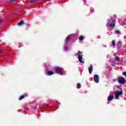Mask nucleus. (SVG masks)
I'll return each mask as SVG.
<instances>
[{
    "label": "nucleus",
    "instance_id": "1",
    "mask_svg": "<svg viewBox=\"0 0 126 126\" xmlns=\"http://www.w3.org/2000/svg\"><path fill=\"white\" fill-rule=\"evenodd\" d=\"M109 28H114L116 26V20L115 19L111 18L108 22H107V26Z\"/></svg>",
    "mask_w": 126,
    "mask_h": 126
},
{
    "label": "nucleus",
    "instance_id": "2",
    "mask_svg": "<svg viewBox=\"0 0 126 126\" xmlns=\"http://www.w3.org/2000/svg\"><path fill=\"white\" fill-rule=\"evenodd\" d=\"M81 55H82V52H81V51H78L77 53H76V54L75 55L76 57V56H78V59H79V62L80 63H84V62H83L82 61V60H83V58H82V56H81Z\"/></svg>",
    "mask_w": 126,
    "mask_h": 126
},
{
    "label": "nucleus",
    "instance_id": "3",
    "mask_svg": "<svg viewBox=\"0 0 126 126\" xmlns=\"http://www.w3.org/2000/svg\"><path fill=\"white\" fill-rule=\"evenodd\" d=\"M115 98L117 100H119L120 98L119 97H121L123 95V91H117L116 93L115 94Z\"/></svg>",
    "mask_w": 126,
    "mask_h": 126
},
{
    "label": "nucleus",
    "instance_id": "4",
    "mask_svg": "<svg viewBox=\"0 0 126 126\" xmlns=\"http://www.w3.org/2000/svg\"><path fill=\"white\" fill-rule=\"evenodd\" d=\"M118 82L120 83V84H126V79H125V78L122 77V76H119L118 77Z\"/></svg>",
    "mask_w": 126,
    "mask_h": 126
},
{
    "label": "nucleus",
    "instance_id": "5",
    "mask_svg": "<svg viewBox=\"0 0 126 126\" xmlns=\"http://www.w3.org/2000/svg\"><path fill=\"white\" fill-rule=\"evenodd\" d=\"M55 71L56 73L60 74V75H63V71L60 68H56Z\"/></svg>",
    "mask_w": 126,
    "mask_h": 126
},
{
    "label": "nucleus",
    "instance_id": "6",
    "mask_svg": "<svg viewBox=\"0 0 126 126\" xmlns=\"http://www.w3.org/2000/svg\"><path fill=\"white\" fill-rule=\"evenodd\" d=\"M94 79L95 83H99V76L97 74H95L94 76Z\"/></svg>",
    "mask_w": 126,
    "mask_h": 126
},
{
    "label": "nucleus",
    "instance_id": "7",
    "mask_svg": "<svg viewBox=\"0 0 126 126\" xmlns=\"http://www.w3.org/2000/svg\"><path fill=\"white\" fill-rule=\"evenodd\" d=\"M92 71H93V65H91L90 67L89 68V72L90 74H91V73H92Z\"/></svg>",
    "mask_w": 126,
    "mask_h": 126
},
{
    "label": "nucleus",
    "instance_id": "8",
    "mask_svg": "<svg viewBox=\"0 0 126 126\" xmlns=\"http://www.w3.org/2000/svg\"><path fill=\"white\" fill-rule=\"evenodd\" d=\"M113 99H114V95H109L107 98L108 102H111Z\"/></svg>",
    "mask_w": 126,
    "mask_h": 126
},
{
    "label": "nucleus",
    "instance_id": "9",
    "mask_svg": "<svg viewBox=\"0 0 126 126\" xmlns=\"http://www.w3.org/2000/svg\"><path fill=\"white\" fill-rule=\"evenodd\" d=\"M46 74L47 75H53V74H54V72H53V71L47 70L46 71Z\"/></svg>",
    "mask_w": 126,
    "mask_h": 126
},
{
    "label": "nucleus",
    "instance_id": "10",
    "mask_svg": "<svg viewBox=\"0 0 126 126\" xmlns=\"http://www.w3.org/2000/svg\"><path fill=\"white\" fill-rule=\"evenodd\" d=\"M122 47V42L119 41L117 43V49H120Z\"/></svg>",
    "mask_w": 126,
    "mask_h": 126
},
{
    "label": "nucleus",
    "instance_id": "11",
    "mask_svg": "<svg viewBox=\"0 0 126 126\" xmlns=\"http://www.w3.org/2000/svg\"><path fill=\"white\" fill-rule=\"evenodd\" d=\"M111 44L112 47H115L116 46V40H113L111 42Z\"/></svg>",
    "mask_w": 126,
    "mask_h": 126
},
{
    "label": "nucleus",
    "instance_id": "12",
    "mask_svg": "<svg viewBox=\"0 0 126 126\" xmlns=\"http://www.w3.org/2000/svg\"><path fill=\"white\" fill-rule=\"evenodd\" d=\"M19 26H22L24 24V22L23 21H21L19 23H18Z\"/></svg>",
    "mask_w": 126,
    "mask_h": 126
},
{
    "label": "nucleus",
    "instance_id": "13",
    "mask_svg": "<svg viewBox=\"0 0 126 126\" xmlns=\"http://www.w3.org/2000/svg\"><path fill=\"white\" fill-rule=\"evenodd\" d=\"M26 94L25 95H21L19 97V100H22V99H23L24 98V97H26Z\"/></svg>",
    "mask_w": 126,
    "mask_h": 126
},
{
    "label": "nucleus",
    "instance_id": "14",
    "mask_svg": "<svg viewBox=\"0 0 126 126\" xmlns=\"http://www.w3.org/2000/svg\"><path fill=\"white\" fill-rule=\"evenodd\" d=\"M79 39L80 41H83V40H84V36H83V35H81L79 37Z\"/></svg>",
    "mask_w": 126,
    "mask_h": 126
},
{
    "label": "nucleus",
    "instance_id": "15",
    "mask_svg": "<svg viewBox=\"0 0 126 126\" xmlns=\"http://www.w3.org/2000/svg\"><path fill=\"white\" fill-rule=\"evenodd\" d=\"M115 61H116V62L120 61V57L119 56L115 57Z\"/></svg>",
    "mask_w": 126,
    "mask_h": 126
},
{
    "label": "nucleus",
    "instance_id": "16",
    "mask_svg": "<svg viewBox=\"0 0 126 126\" xmlns=\"http://www.w3.org/2000/svg\"><path fill=\"white\" fill-rule=\"evenodd\" d=\"M69 40H70V37L67 36L66 37L65 41H66V42H67H67H68V41H69Z\"/></svg>",
    "mask_w": 126,
    "mask_h": 126
},
{
    "label": "nucleus",
    "instance_id": "17",
    "mask_svg": "<svg viewBox=\"0 0 126 126\" xmlns=\"http://www.w3.org/2000/svg\"><path fill=\"white\" fill-rule=\"evenodd\" d=\"M81 88V85H80V83H78L77 85V88L78 89H80V88Z\"/></svg>",
    "mask_w": 126,
    "mask_h": 126
},
{
    "label": "nucleus",
    "instance_id": "18",
    "mask_svg": "<svg viewBox=\"0 0 126 126\" xmlns=\"http://www.w3.org/2000/svg\"><path fill=\"white\" fill-rule=\"evenodd\" d=\"M11 2H13L14 3H17V0H10Z\"/></svg>",
    "mask_w": 126,
    "mask_h": 126
},
{
    "label": "nucleus",
    "instance_id": "19",
    "mask_svg": "<svg viewBox=\"0 0 126 126\" xmlns=\"http://www.w3.org/2000/svg\"><path fill=\"white\" fill-rule=\"evenodd\" d=\"M115 33H116V34H120L121 33V32H120V31L119 30L115 31Z\"/></svg>",
    "mask_w": 126,
    "mask_h": 126
},
{
    "label": "nucleus",
    "instance_id": "20",
    "mask_svg": "<svg viewBox=\"0 0 126 126\" xmlns=\"http://www.w3.org/2000/svg\"><path fill=\"white\" fill-rule=\"evenodd\" d=\"M123 75L125 76H126V71H124L123 72Z\"/></svg>",
    "mask_w": 126,
    "mask_h": 126
},
{
    "label": "nucleus",
    "instance_id": "21",
    "mask_svg": "<svg viewBox=\"0 0 126 126\" xmlns=\"http://www.w3.org/2000/svg\"><path fill=\"white\" fill-rule=\"evenodd\" d=\"M117 88H118V89H120V90H121V91H122V88H120V86H117Z\"/></svg>",
    "mask_w": 126,
    "mask_h": 126
},
{
    "label": "nucleus",
    "instance_id": "22",
    "mask_svg": "<svg viewBox=\"0 0 126 126\" xmlns=\"http://www.w3.org/2000/svg\"><path fill=\"white\" fill-rule=\"evenodd\" d=\"M64 51H67V46H65L64 48Z\"/></svg>",
    "mask_w": 126,
    "mask_h": 126
},
{
    "label": "nucleus",
    "instance_id": "23",
    "mask_svg": "<svg viewBox=\"0 0 126 126\" xmlns=\"http://www.w3.org/2000/svg\"><path fill=\"white\" fill-rule=\"evenodd\" d=\"M2 55V51L1 50H0V56H1Z\"/></svg>",
    "mask_w": 126,
    "mask_h": 126
},
{
    "label": "nucleus",
    "instance_id": "24",
    "mask_svg": "<svg viewBox=\"0 0 126 126\" xmlns=\"http://www.w3.org/2000/svg\"><path fill=\"white\" fill-rule=\"evenodd\" d=\"M37 0H31V2H34V1H36Z\"/></svg>",
    "mask_w": 126,
    "mask_h": 126
},
{
    "label": "nucleus",
    "instance_id": "25",
    "mask_svg": "<svg viewBox=\"0 0 126 126\" xmlns=\"http://www.w3.org/2000/svg\"><path fill=\"white\" fill-rule=\"evenodd\" d=\"M3 20H0V23L2 22Z\"/></svg>",
    "mask_w": 126,
    "mask_h": 126
}]
</instances>
